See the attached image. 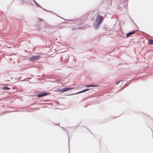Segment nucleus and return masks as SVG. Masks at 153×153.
Here are the masks:
<instances>
[{"instance_id": "obj_3", "label": "nucleus", "mask_w": 153, "mask_h": 153, "mask_svg": "<svg viewBox=\"0 0 153 153\" xmlns=\"http://www.w3.org/2000/svg\"><path fill=\"white\" fill-rule=\"evenodd\" d=\"M39 58V56H33L30 57V61H34L38 60Z\"/></svg>"}, {"instance_id": "obj_9", "label": "nucleus", "mask_w": 153, "mask_h": 153, "mask_svg": "<svg viewBox=\"0 0 153 153\" xmlns=\"http://www.w3.org/2000/svg\"><path fill=\"white\" fill-rule=\"evenodd\" d=\"M89 90V89H85V90H84L81 91L80 93H82V92H85L86 91H88Z\"/></svg>"}, {"instance_id": "obj_7", "label": "nucleus", "mask_w": 153, "mask_h": 153, "mask_svg": "<svg viewBox=\"0 0 153 153\" xmlns=\"http://www.w3.org/2000/svg\"><path fill=\"white\" fill-rule=\"evenodd\" d=\"M149 43L150 45H152L153 44V40L151 39L149 40Z\"/></svg>"}, {"instance_id": "obj_1", "label": "nucleus", "mask_w": 153, "mask_h": 153, "mask_svg": "<svg viewBox=\"0 0 153 153\" xmlns=\"http://www.w3.org/2000/svg\"><path fill=\"white\" fill-rule=\"evenodd\" d=\"M72 88L68 87L67 88H65L62 89H59L56 91V92H61L63 93L65 91H68L69 90L72 89Z\"/></svg>"}, {"instance_id": "obj_6", "label": "nucleus", "mask_w": 153, "mask_h": 153, "mask_svg": "<svg viewBox=\"0 0 153 153\" xmlns=\"http://www.w3.org/2000/svg\"><path fill=\"white\" fill-rule=\"evenodd\" d=\"M10 89V88L7 87H4L2 88H1V89L4 90H8Z\"/></svg>"}, {"instance_id": "obj_5", "label": "nucleus", "mask_w": 153, "mask_h": 153, "mask_svg": "<svg viewBox=\"0 0 153 153\" xmlns=\"http://www.w3.org/2000/svg\"><path fill=\"white\" fill-rule=\"evenodd\" d=\"M136 30H134L133 31L130 32L126 34V37H129L130 35L133 34L135 33Z\"/></svg>"}, {"instance_id": "obj_10", "label": "nucleus", "mask_w": 153, "mask_h": 153, "mask_svg": "<svg viewBox=\"0 0 153 153\" xmlns=\"http://www.w3.org/2000/svg\"><path fill=\"white\" fill-rule=\"evenodd\" d=\"M119 82H120V81L118 82H117L115 83V84H116V85H117V84H119Z\"/></svg>"}, {"instance_id": "obj_2", "label": "nucleus", "mask_w": 153, "mask_h": 153, "mask_svg": "<svg viewBox=\"0 0 153 153\" xmlns=\"http://www.w3.org/2000/svg\"><path fill=\"white\" fill-rule=\"evenodd\" d=\"M103 19V17L102 16L98 15L97 17L96 21L98 24L100 25L102 22Z\"/></svg>"}, {"instance_id": "obj_4", "label": "nucleus", "mask_w": 153, "mask_h": 153, "mask_svg": "<svg viewBox=\"0 0 153 153\" xmlns=\"http://www.w3.org/2000/svg\"><path fill=\"white\" fill-rule=\"evenodd\" d=\"M49 94L47 92H44L43 93L39 94H38V97H44L47 95H48Z\"/></svg>"}, {"instance_id": "obj_8", "label": "nucleus", "mask_w": 153, "mask_h": 153, "mask_svg": "<svg viewBox=\"0 0 153 153\" xmlns=\"http://www.w3.org/2000/svg\"><path fill=\"white\" fill-rule=\"evenodd\" d=\"M96 85H88L85 86L86 87H94L96 86Z\"/></svg>"}]
</instances>
